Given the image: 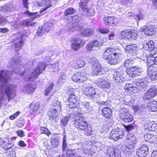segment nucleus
<instances>
[{"mask_svg": "<svg viewBox=\"0 0 157 157\" xmlns=\"http://www.w3.org/2000/svg\"><path fill=\"white\" fill-rule=\"evenodd\" d=\"M10 73L7 70L0 71V107L4 101L8 102L15 96L13 86L7 84L8 79L11 77Z\"/></svg>", "mask_w": 157, "mask_h": 157, "instance_id": "1", "label": "nucleus"}, {"mask_svg": "<svg viewBox=\"0 0 157 157\" xmlns=\"http://www.w3.org/2000/svg\"><path fill=\"white\" fill-rule=\"evenodd\" d=\"M37 61L35 59L29 60L27 62L23 63L24 64L21 65V62L19 59L15 58L12 59L9 62L8 66L10 68H12L13 70L12 71V72H14L16 74L19 73L21 76L25 75L26 76L27 70L30 69V68H32V66L36 63Z\"/></svg>", "mask_w": 157, "mask_h": 157, "instance_id": "2", "label": "nucleus"}, {"mask_svg": "<svg viewBox=\"0 0 157 157\" xmlns=\"http://www.w3.org/2000/svg\"><path fill=\"white\" fill-rule=\"evenodd\" d=\"M74 124L78 130H86L85 132L87 135L91 134V128L88 127L87 122L82 117L77 116L75 117L74 121Z\"/></svg>", "mask_w": 157, "mask_h": 157, "instance_id": "3", "label": "nucleus"}, {"mask_svg": "<svg viewBox=\"0 0 157 157\" xmlns=\"http://www.w3.org/2000/svg\"><path fill=\"white\" fill-rule=\"evenodd\" d=\"M127 144L122 146L121 150L126 155H128L132 153L136 142V139L134 135L129 134L127 136Z\"/></svg>", "mask_w": 157, "mask_h": 157, "instance_id": "4", "label": "nucleus"}, {"mask_svg": "<svg viewBox=\"0 0 157 157\" xmlns=\"http://www.w3.org/2000/svg\"><path fill=\"white\" fill-rule=\"evenodd\" d=\"M61 110V105L60 101L56 100L52 104V109L48 111L49 119L53 121L57 122L59 120V113Z\"/></svg>", "mask_w": 157, "mask_h": 157, "instance_id": "5", "label": "nucleus"}, {"mask_svg": "<svg viewBox=\"0 0 157 157\" xmlns=\"http://www.w3.org/2000/svg\"><path fill=\"white\" fill-rule=\"evenodd\" d=\"M37 65V67L30 75L25 77L24 79L25 81H32L37 78L38 75L45 70L47 66L45 63L42 62H38Z\"/></svg>", "mask_w": 157, "mask_h": 157, "instance_id": "6", "label": "nucleus"}, {"mask_svg": "<svg viewBox=\"0 0 157 157\" xmlns=\"http://www.w3.org/2000/svg\"><path fill=\"white\" fill-rule=\"evenodd\" d=\"M67 93L69 95L68 98L69 104L67 105V107L70 109L76 107L79 104V98L78 96L75 94L73 89H69Z\"/></svg>", "mask_w": 157, "mask_h": 157, "instance_id": "7", "label": "nucleus"}, {"mask_svg": "<svg viewBox=\"0 0 157 157\" xmlns=\"http://www.w3.org/2000/svg\"><path fill=\"white\" fill-rule=\"evenodd\" d=\"M122 70V68L120 67L113 74V82L116 85H121L124 80V70Z\"/></svg>", "mask_w": 157, "mask_h": 157, "instance_id": "8", "label": "nucleus"}, {"mask_svg": "<svg viewBox=\"0 0 157 157\" xmlns=\"http://www.w3.org/2000/svg\"><path fill=\"white\" fill-rule=\"evenodd\" d=\"M17 35V37L14 40V43L16 51H18L22 48L24 41L25 40V37L26 36L21 33H19Z\"/></svg>", "mask_w": 157, "mask_h": 157, "instance_id": "9", "label": "nucleus"}, {"mask_svg": "<svg viewBox=\"0 0 157 157\" xmlns=\"http://www.w3.org/2000/svg\"><path fill=\"white\" fill-rule=\"evenodd\" d=\"M89 0H81L79 3V10H82L83 13L82 14L84 15L87 16H92L94 14V12L93 10L89 9L87 7L86 4L88 2Z\"/></svg>", "mask_w": 157, "mask_h": 157, "instance_id": "10", "label": "nucleus"}, {"mask_svg": "<svg viewBox=\"0 0 157 157\" xmlns=\"http://www.w3.org/2000/svg\"><path fill=\"white\" fill-rule=\"evenodd\" d=\"M71 48L74 51H77L81 47L84 46L85 42L82 39L74 38L71 41Z\"/></svg>", "mask_w": 157, "mask_h": 157, "instance_id": "11", "label": "nucleus"}, {"mask_svg": "<svg viewBox=\"0 0 157 157\" xmlns=\"http://www.w3.org/2000/svg\"><path fill=\"white\" fill-rule=\"evenodd\" d=\"M120 116L121 119L125 122H129L133 120V117L129 113L128 111L125 108H123L121 110Z\"/></svg>", "mask_w": 157, "mask_h": 157, "instance_id": "12", "label": "nucleus"}, {"mask_svg": "<svg viewBox=\"0 0 157 157\" xmlns=\"http://www.w3.org/2000/svg\"><path fill=\"white\" fill-rule=\"evenodd\" d=\"M86 75L83 72H78L75 74L72 77V80L75 82L81 83L87 79Z\"/></svg>", "mask_w": 157, "mask_h": 157, "instance_id": "13", "label": "nucleus"}, {"mask_svg": "<svg viewBox=\"0 0 157 157\" xmlns=\"http://www.w3.org/2000/svg\"><path fill=\"white\" fill-rule=\"evenodd\" d=\"M157 96V88L152 87L146 91L143 96V98L145 100H149Z\"/></svg>", "mask_w": 157, "mask_h": 157, "instance_id": "14", "label": "nucleus"}, {"mask_svg": "<svg viewBox=\"0 0 157 157\" xmlns=\"http://www.w3.org/2000/svg\"><path fill=\"white\" fill-rule=\"evenodd\" d=\"M106 154L109 157H121V156L120 150L117 148H113L112 146L108 147Z\"/></svg>", "mask_w": 157, "mask_h": 157, "instance_id": "15", "label": "nucleus"}, {"mask_svg": "<svg viewBox=\"0 0 157 157\" xmlns=\"http://www.w3.org/2000/svg\"><path fill=\"white\" fill-rule=\"evenodd\" d=\"M119 129H116L112 130L109 135V138L117 141L119 139H122L124 135V133L122 132L118 131Z\"/></svg>", "mask_w": 157, "mask_h": 157, "instance_id": "16", "label": "nucleus"}, {"mask_svg": "<svg viewBox=\"0 0 157 157\" xmlns=\"http://www.w3.org/2000/svg\"><path fill=\"white\" fill-rule=\"evenodd\" d=\"M155 29V26L153 25H145L141 28L140 30L142 32H144L145 34L148 36H151L156 33Z\"/></svg>", "mask_w": 157, "mask_h": 157, "instance_id": "17", "label": "nucleus"}, {"mask_svg": "<svg viewBox=\"0 0 157 157\" xmlns=\"http://www.w3.org/2000/svg\"><path fill=\"white\" fill-rule=\"evenodd\" d=\"M84 92L85 95L90 98H93L94 99L97 98V96H99L95 88L89 86L84 89Z\"/></svg>", "mask_w": 157, "mask_h": 157, "instance_id": "18", "label": "nucleus"}, {"mask_svg": "<svg viewBox=\"0 0 157 157\" xmlns=\"http://www.w3.org/2000/svg\"><path fill=\"white\" fill-rule=\"evenodd\" d=\"M91 63L93 64L91 65L92 69L90 70V73L91 75H97L101 71L102 67L98 61L93 60Z\"/></svg>", "mask_w": 157, "mask_h": 157, "instance_id": "19", "label": "nucleus"}, {"mask_svg": "<svg viewBox=\"0 0 157 157\" xmlns=\"http://www.w3.org/2000/svg\"><path fill=\"white\" fill-rule=\"evenodd\" d=\"M37 5L39 6H41L43 7H45L42 10L40 11V13L43 14L44 13H43L44 12L46 11L48 8L52 6V1L50 0H42L40 2V3L38 2Z\"/></svg>", "mask_w": 157, "mask_h": 157, "instance_id": "20", "label": "nucleus"}, {"mask_svg": "<svg viewBox=\"0 0 157 157\" xmlns=\"http://www.w3.org/2000/svg\"><path fill=\"white\" fill-rule=\"evenodd\" d=\"M148 153V147L145 145H142L140 148L137 149V154L140 157H145Z\"/></svg>", "mask_w": 157, "mask_h": 157, "instance_id": "21", "label": "nucleus"}, {"mask_svg": "<svg viewBox=\"0 0 157 157\" xmlns=\"http://www.w3.org/2000/svg\"><path fill=\"white\" fill-rule=\"evenodd\" d=\"M147 75L152 81L156 79L157 78V68L150 67L147 70Z\"/></svg>", "mask_w": 157, "mask_h": 157, "instance_id": "22", "label": "nucleus"}, {"mask_svg": "<svg viewBox=\"0 0 157 157\" xmlns=\"http://www.w3.org/2000/svg\"><path fill=\"white\" fill-rule=\"evenodd\" d=\"M36 88V86L34 84H28L22 88V91L27 94H31L34 92Z\"/></svg>", "mask_w": 157, "mask_h": 157, "instance_id": "23", "label": "nucleus"}, {"mask_svg": "<svg viewBox=\"0 0 157 157\" xmlns=\"http://www.w3.org/2000/svg\"><path fill=\"white\" fill-rule=\"evenodd\" d=\"M12 140L11 138L6 137L3 141L1 144L2 146L6 149L11 148L13 146V144L12 142Z\"/></svg>", "mask_w": 157, "mask_h": 157, "instance_id": "24", "label": "nucleus"}, {"mask_svg": "<svg viewBox=\"0 0 157 157\" xmlns=\"http://www.w3.org/2000/svg\"><path fill=\"white\" fill-rule=\"evenodd\" d=\"M105 23L109 25L113 26L117 24V19L114 17H107L103 19Z\"/></svg>", "mask_w": 157, "mask_h": 157, "instance_id": "25", "label": "nucleus"}, {"mask_svg": "<svg viewBox=\"0 0 157 157\" xmlns=\"http://www.w3.org/2000/svg\"><path fill=\"white\" fill-rule=\"evenodd\" d=\"M124 49L128 55L132 56L135 53L137 47L135 44L129 45H127Z\"/></svg>", "mask_w": 157, "mask_h": 157, "instance_id": "26", "label": "nucleus"}, {"mask_svg": "<svg viewBox=\"0 0 157 157\" xmlns=\"http://www.w3.org/2000/svg\"><path fill=\"white\" fill-rule=\"evenodd\" d=\"M124 89L128 91H131L134 93L137 92L136 83H127L124 86Z\"/></svg>", "mask_w": 157, "mask_h": 157, "instance_id": "27", "label": "nucleus"}, {"mask_svg": "<svg viewBox=\"0 0 157 157\" xmlns=\"http://www.w3.org/2000/svg\"><path fill=\"white\" fill-rule=\"evenodd\" d=\"M72 27L75 30L79 29L80 27H79L78 23L79 21H80V18L78 17V16H75L73 17L72 18Z\"/></svg>", "mask_w": 157, "mask_h": 157, "instance_id": "28", "label": "nucleus"}, {"mask_svg": "<svg viewBox=\"0 0 157 157\" xmlns=\"http://www.w3.org/2000/svg\"><path fill=\"white\" fill-rule=\"evenodd\" d=\"M15 8L12 4L9 3L6 4L2 7H0V11L4 12H8L14 11Z\"/></svg>", "mask_w": 157, "mask_h": 157, "instance_id": "29", "label": "nucleus"}, {"mask_svg": "<svg viewBox=\"0 0 157 157\" xmlns=\"http://www.w3.org/2000/svg\"><path fill=\"white\" fill-rule=\"evenodd\" d=\"M146 107L151 112H157V101H154L151 103H148Z\"/></svg>", "mask_w": 157, "mask_h": 157, "instance_id": "30", "label": "nucleus"}, {"mask_svg": "<svg viewBox=\"0 0 157 157\" xmlns=\"http://www.w3.org/2000/svg\"><path fill=\"white\" fill-rule=\"evenodd\" d=\"M113 48H108L107 49L103 55V57L104 59L106 60L113 56Z\"/></svg>", "mask_w": 157, "mask_h": 157, "instance_id": "31", "label": "nucleus"}, {"mask_svg": "<svg viewBox=\"0 0 157 157\" xmlns=\"http://www.w3.org/2000/svg\"><path fill=\"white\" fill-rule=\"evenodd\" d=\"M102 114L105 118H109L112 114V110L109 107L104 108L102 109Z\"/></svg>", "mask_w": 157, "mask_h": 157, "instance_id": "32", "label": "nucleus"}, {"mask_svg": "<svg viewBox=\"0 0 157 157\" xmlns=\"http://www.w3.org/2000/svg\"><path fill=\"white\" fill-rule=\"evenodd\" d=\"M101 78L98 79V85L102 88H109L110 86L109 83L107 80H103Z\"/></svg>", "mask_w": 157, "mask_h": 157, "instance_id": "33", "label": "nucleus"}, {"mask_svg": "<svg viewBox=\"0 0 157 157\" xmlns=\"http://www.w3.org/2000/svg\"><path fill=\"white\" fill-rule=\"evenodd\" d=\"M109 63L110 65H115L118 63L120 61L119 58L117 57V56H111L110 58L106 59Z\"/></svg>", "mask_w": 157, "mask_h": 157, "instance_id": "34", "label": "nucleus"}, {"mask_svg": "<svg viewBox=\"0 0 157 157\" xmlns=\"http://www.w3.org/2000/svg\"><path fill=\"white\" fill-rule=\"evenodd\" d=\"M85 65V63L84 61L81 59H78L75 62L73 66L75 69H77L83 67Z\"/></svg>", "mask_w": 157, "mask_h": 157, "instance_id": "35", "label": "nucleus"}, {"mask_svg": "<svg viewBox=\"0 0 157 157\" xmlns=\"http://www.w3.org/2000/svg\"><path fill=\"white\" fill-rule=\"evenodd\" d=\"M133 63V59L132 57H130L125 61L124 66L127 69L128 68H131V67H133V66H132V65Z\"/></svg>", "mask_w": 157, "mask_h": 157, "instance_id": "36", "label": "nucleus"}, {"mask_svg": "<svg viewBox=\"0 0 157 157\" xmlns=\"http://www.w3.org/2000/svg\"><path fill=\"white\" fill-rule=\"evenodd\" d=\"M145 140L150 143H152L155 140V137L153 134L148 133L144 136Z\"/></svg>", "mask_w": 157, "mask_h": 157, "instance_id": "37", "label": "nucleus"}, {"mask_svg": "<svg viewBox=\"0 0 157 157\" xmlns=\"http://www.w3.org/2000/svg\"><path fill=\"white\" fill-rule=\"evenodd\" d=\"M130 30L128 29H125L121 32L120 36L122 38L130 39Z\"/></svg>", "mask_w": 157, "mask_h": 157, "instance_id": "38", "label": "nucleus"}, {"mask_svg": "<svg viewBox=\"0 0 157 157\" xmlns=\"http://www.w3.org/2000/svg\"><path fill=\"white\" fill-rule=\"evenodd\" d=\"M42 27L45 32H48L52 28L53 24L49 22L44 24Z\"/></svg>", "mask_w": 157, "mask_h": 157, "instance_id": "39", "label": "nucleus"}, {"mask_svg": "<svg viewBox=\"0 0 157 157\" xmlns=\"http://www.w3.org/2000/svg\"><path fill=\"white\" fill-rule=\"evenodd\" d=\"M54 86V84L52 82H51L47 86L45 91V95L48 96L51 93Z\"/></svg>", "mask_w": 157, "mask_h": 157, "instance_id": "40", "label": "nucleus"}, {"mask_svg": "<svg viewBox=\"0 0 157 157\" xmlns=\"http://www.w3.org/2000/svg\"><path fill=\"white\" fill-rule=\"evenodd\" d=\"M136 91L137 92L138 91V90H140L142 89L145 87L147 86L146 82H136Z\"/></svg>", "mask_w": 157, "mask_h": 157, "instance_id": "41", "label": "nucleus"}, {"mask_svg": "<svg viewBox=\"0 0 157 157\" xmlns=\"http://www.w3.org/2000/svg\"><path fill=\"white\" fill-rule=\"evenodd\" d=\"M40 104L39 102L33 103L30 105L31 108V113H33L37 111L39 108Z\"/></svg>", "mask_w": 157, "mask_h": 157, "instance_id": "42", "label": "nucleus"}, {"mask_svg": "<svg viewBox=\"0 0 157 157\" xmlns=\"http://www.w3.org/2000/svg\"><path fill=\"white\" fill-rule=\"evenodd\" d=\"M59 63L58 61L56 62L53 64H48L49 67L52 68L53 71L54 72H56L58 71L59 68Z\"/></svg>", "mask_w": 157, "mask_h": 157, "instance_id": "43", "label": "nucleus"}, {"mask_svg": "<svg viewBox=\"0 0 157 157\" xmlns=\"http://www.w3.org/2000/svg\"><path fill=\"white\" fill-rule=\"evenodd\" d=\"M93 34V31L90 29H84L81 32V35L82 36H88Z\"/></svg>", "mask_w": 157, "mask_h": 157, "instance_id": "44", "label": "nucleus"}, {"mask_svg": "<svg viewBox=\"0 0 157 157\" xmlns=\"http://www.w3.org/2000/svg\"><path fill=\"white\" fill-rule=\"evenodd\" d=\"M134 68L133 67H131V68H128L126 69V72L128 75L129 77L134 78L135 77L134 76Z\"/></svg>", "mask_w": 157, "mask_h": 157, "instance_id": "45", "label": "nucleus"}, {"mask_svg": "<svg viewBox=\"0 0 157 157\" xmlns=\"http://www.w3.org/2000/svg\"><path fill=\"white\" fill-rule=\"evenodd\" d=\"M147 61L148 63H151L149 65H152L154 63L157 65V56L155 58L154 57L149 58L147 59Z\"/></svg>", "mask_w": 157, "mask_h": 157, "instance_id": "46", "label": "nucleus"}, {"mask_svg": "<svg viewBox=\"0 0 157 157\" xmlns=\"http://www.w3.org/2000/svg\"><path fill=\"white\" fill-rule=\"evenodd\" d=\"M122 4L126 7H129L131 3L132 2V0H118Z\"/></svg>", "mask_w": 157, "mask_h": 157, "instance_id": "47", "label": "nucleus"}, {"mask_svg": "<svg viewBox=\"0 0 157 157\" xmlns=\"http://www.w3.org/2000/svg\"><path fill=\"white\" fill-rule=\"evenodd\" d=\"M148 109L146 105H142L140 106H137L136 108V111L140 113H141V112H143L145 111V109Z\"/></svg>", "mask_w": 157, "mask_h": 157, "instance_id": "48", "label": "nucleus"}, {"mask_svg": "<svg viewBox=\"0 0 157 157\" xmlns=\"http://www.w3.org/2000/svg\"><path fill=\"white\" fill-rule=\"evenodd\" d=\"M22 24L23 25L27 27L30 26H34L36 24L35 22L32 23L29 20H26L23 21L22 22Z\"/></svg>", "mask_w": 157, "mask_h": 157, "instance_id": "49", "label": "nucleus"}, {"mask_svg": "<svg viewBox=\"0 0 157 157\" xmlns=\"http://www.w3.org/2000/svg\"><path fill=\"white\" fill-rule=\"evenodd\" d=\"M133 67L134 71V73L135 77L140 75L141 72L142 71V70L136 66H133Z\"/></svg>", "mask_w": 157, "mask_h": 157, "instance_id": "50", "label": "nucleus"}, {"mask_svg": "<svg viewBox=\"0 0 157 157\" xmlns=\"http://www.w3.org/2000/svg\"><path fill=\"white\" fill-rule=\"evenodd\" d=\"M75 151L73 149H68L67 150L66 155L67 157H74L76 156L75 154Z\"/></svg>", "mask_w": 157, "mask_h": 157, "instance_id": "51", "label": "nucleus"}, {"mask_svg": "<svg viewBox=\"0 0 157 157\" xmlns=\"http://www.w3.org/2000/svg\"><path fill=\"white\" fill-rule=\"evenodd\" d=\"M113 56H117L118 58L121 57L122 55L121 51L118 49H115L113 48Z\"/></svg>", "mask_w": 157, "mask_h": 157, "instance_id": "52", "label": "nucleus"}, {"mask_svg": "<svg viewBox=\"0 0 157 157\" xmlns=\"http://www.w3.org/2000/svg\"><path fill=\"white\" fill-rule=\"evenodd\" d=\"M51 145L53 147L56 148L59 145L58 140L56 139L52 138L51 139Z\"/></svg>", "mask_w": 157, "mask_h": 157, "instance_id": "53", "label": "nucleus"}, {"mask_svg": "<svg viewBox=\"0 0 157 157\" xmlns=\"http://www.w3.org/2000/svg\"><path fill=\"white\" fill-rule=\"evenodd\" d=\"M125 128L128 132L131 131L132 130L136 128V126L134 124H130L127 125H124Z\"/></svg>", "mask_w": 157, "mask_h": 157, "instance_id": "54", "label": "nucleus"}, {"mask_svg": "<svg viewBox=\"0 0 157 157\" xmlns=\"http://www.w3.org/2000/svg\"><path fill=\"white\" fill-rule=\"evenodd\" d=\"M75 12V10L72 8H69L66 10L64 12V15L66 16L69 15H71L74 13Z\"/></svg>", "mask_w": 157, "mask_h": 157, "instance_id": "55", "label": "nucleus"}, {"mask_svg": "<svg viewBox=\"0 0 157 157\" xmlns=\"http://www.w3.org/2000/svg\"><path fill=\"white\" fill-rule=\"evenodd\" d=\"M66 80V75L64 73H62L61 74L59 77L58 83H60V82L64 83Z\"/></svg>", "mask_w": 157, "mask_h": 157, "instance_id": "56", "label": "nucleus"}, {"mask_svg": "<svg viewBox=\"0 0 157 157\" xmlns=\"http://www.w3.org/2000/svg\"><path fill=\"white\" fill-rule=\"evenodd\" d=\"M69 119V117L68 116H67L61 120L60 122L61 125L64 126L66 125Z\"/></svg>", "mask_w": 157, "mask_h": 157, "instance_id": "57", "label": "nucleus"}, {"mask_svg": "<svg viewBox=\"0 0 157 157\" xmlns=\"http://www.w3.org/2000/svg\"><path fill=\"white\" fill-rule=\"evenodd\" d=\"M40 131L41 133L46 134L48 136L51 134L49 130L45 127H41Z\"/></svg>", "mask_w": 157, "mask_h": 157, "instance_id": "58", "label": "nucleus"}, {"mask_svg": "<svg viewBox=\"0 0 157 157\" xmlns=\"http://www.w3.org/2000/svg\"><path fill=\"white\" fill-rule=\"evenodd\" d=\"M130 39H132L133 40H136L137 38V32L136 31H134L133 32L131 31L130 33Z\"/></svg>", "mask_w": 157, "mask_h": 157, "instance_id": "59", "label": "nucleus"}, {"mask_svg": "<svg viewBox=\"0 0 157 157\" xmlns=\"http://www.w3.org/2000/svg\"><path fill=\"white\" fill-rule=\"evenodd\" d=\"M154 43L153 41H151L148 42L145 45L146 48L150 49L149 50H151V49L154 48Z\"/></svg>", "mask_w": 157, "mask_h": 157, "instance_id": "60", "label": "nucleus"}, {"mask_svg": "<svg viewBox=\"0 0 157 157\" xmlns=\"http://www.w3.org/2000/svg\"><path fill=\"white\" fill-rule=\"evenodd\" d=\"M45 32L43 28V27H39L37 31L36 32L37 35L38 36H40L43 34H44Z\"/></svg>", "mask_w": 157, "mask_h": 157, "instance_id": "61", "label": "nucleus"}, {"mask_svg": "<svg viewBox=\"0 0 157 157\" xmlns=\"http://www.w3.org/2000/svg\"><path fill=\"white\" fill-rule=\"evenodd\" d=\"M66 140V136L65 135H64L63 139L62 144L63 150V151H65L67 147V144Z\"/></svg>", "mask_w": 157, "mask_h": 157, "instance_id": "62", "label": "nucleus"}, {"mask_svg": "<svg viewBox=\"0 0 157 157\" xmlns=\"http://www.w3.org/2000/svg\"><path fill=\"white\" fill-rule=\"evenodd\" d=\"M25 14H27L29 16H32V18H37V16L36 14L37 13H32L29 12V10H27L26 12L25 13Z\"/></svg>", "mask_w": 157, "mask_h": 157, "instance_id": "63", "label": "nucleus"}, {"mask_svg": "<svg viewBox=\"0 0 157 157\" xmlns=\"http://www.w3.org/2000/svg\"><path fill=\"white\" fill-rule=\"evenodd\" d=\"M152 125V122L149 123H148L146 124L144 126L145 129H146L148 131L152 130V128H151V126Z\"/></svg>", "mask_w": 157, "mask_h": 157, "instance_id": "64", "label": "nucleus"}]
</instances>
